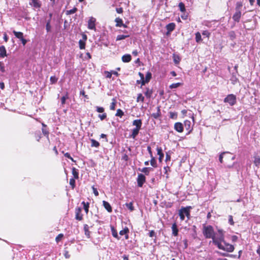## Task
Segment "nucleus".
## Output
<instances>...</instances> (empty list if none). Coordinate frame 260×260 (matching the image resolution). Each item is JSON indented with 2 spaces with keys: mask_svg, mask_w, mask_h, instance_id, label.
Wrapping results in <instances>:
<instances>
[{
  "mask_svg": "<svg viewBox=\"0 0 260 260\" xmlns=\"http://www.w3.org/2000/svg\"><path fill=\"white\" fill-rule=\"evenodd\" d=\"M218 234L216 236V234L213 238V243L216 245L218 248H222V241H223L224 239V232L223 230L218 229L217 230Z\"/></svg>",
  "mask_w": 260,
  "mask_h": 260,
  "instance_id": "nucleus-1",
  "label": "nucleus"
},
{
  "mask_svg": "<svg viewBox=\"0 0 260 260\" xmlns=\"http://www.w3.org/2000/svg\"><path fill=\"white\" fill-rule=\"evenodd\" d=\"M203 234L206 238H211L213 240V238L214 237L215 233L214 232L213 228L212 225H204L203 229Z\"/></svg>",
  "mask_w": 260,
  "mask_h": 260,
  "instance_id": "nucleus-2",
  "label": "nucleus"
},
{
  "mask_svg": "<svg viewBox=\"0 0 260 260\" xmlns=\"http://www.w3.org/2000/svg\"><path fill=\"white\" fill-rule=\"evenodd\" d=\"M191 208L190 206L186 207H182L179 211V215L181 220L183 221L185 219V216H187L188 219L190 217V209Z\"/></svg>",
  "mask_w": 260,
  "mask_h": 260,
  "instance_id": "nucleus-3",
  "label": "nucleus"
},
{
  "mask_svg": "<svg viewBox=\"0 0 260 260\" xmlns=\"http://www.w3.org/2000/svg\"><path fill=\"white\" fill-rule=\"evenodd\" d=\"M224 103H228L231 106H233L236 104V96L233 94H228L223 100Z\"/></svg>",
  "mask_w": 260,
  "mask_h": 260,
  "instance_id": "nucleus-4",
  "label": "nucleus"
},
{
  "mask_svg": "<svg viewBox=\"0 0 260 260\" xmlns=\"http://www.w3.org/2000/svg\"><path fill=\"white\" fill-rule=\"evenodd\" d=\"M138 186L142 187L144 183L146 182V177L143 174H139L137 179Z\"/></svg>",
  "mask_w": 260,
  "mask_h": 260,
  "instance_id": "nucleus-5",
  "label": "nucleus"
},
{
  "mask_svg": "<svg viewBox=\"0 0 260 260\" xmlns=\"http://www.w3.org/2000/svg\"><path fill=\"white\" fill-rule=\"evenodd\" d=\"M96 19L93 17H90L88 21V28L91 30H95Z\"/></svg>",
  "mask_w": 260,
  "mask_h": 260,
  "instance_id": "nucleus-6",
  "label": "nucleus"
},
{
  "mask_svg": "<svg viewBox=\"0 0 260 260\" xmlns=\"http://www.w3.org/2000/svg\"><path fill=\"white\" fill-rule=\"evenodd\" d=\"M174 129L178 133H182L184 129L183 124L180 122H176L174 124Z\"/></svg>",
  "mask_w": 260,
  "mask_h": 260,
  "instance_id": "nucleus-7",
  "label": "nucleus"
},
{
  "mask_svg": "<svg viewBox=\"0 0 260 260\" xmlns=\"http://www.w3.org/2000/svg\"><path fill=\"white\" fill-rule=\"evenodd\" d=\"M222 248H219L220 250H222L224 251H225L228 252H232L234 250L235 247L234 245L229 244V245H227V246L224 247L222 244Z\"/></svg>",
  "mask_w": 260,
  "mask_h": 260,
  "instance_id": "nucleus-8",
  "label": "nucleus"
},
{
  "mask_svg": "<svg viewBox=\"0 0 260 260\" xmlns=\"http://www.w3.org/2000/svg\"><path fill=\"white\" fill-rule=\"evenodd\" d=\"M184 125L186 130L188 131L187 135L189 134L192 130V128L191 127L190 121L188 120H185L184 122Z\"/></svg>",
  "mask_w": 260,
  "mask_h": 260,
  "instance_id": "nucleus-9",
  "label": "nucleus"
},
{
  "mask_svg": "<svg viewBox=\"0 0 260 260\" xmlns=\"http://www.w3.org/2000/svg\"><path fill=\"white\" fill-rule=\"evenodd\" d=\"M81 211H82L81 208H79V207L76 208V210H75V213H76L75 218H76V219L79 220V221L82 220V219H83L82 214H81Z\"/></svg>",
  "mask_w": 260,
  "mask_h": 260,
  "instance_id": "nucleus-10",
  "label": "nucleus"
},
{
  "mask_svg": "<svg viewBox=\"0 0 260 260\" xmlns=\"http://www.w3.org/2000/svg\"><path fill=\"white\" fill-rule=\"evenodd\" d=\"M241 17V12L236 11L235 14L233 16V20L236 22H239L240 21Z\"/></svg>",
  "mask_w": 260,
  "mask_h": 260,
  "instance_id": "nucleus-11",
  "label": "nucleus"
},
{
  "mask_svg": "<svg viewBox=\"0 0 260 260\" xmlns=\"http://www.w3.org/2000/svg\"><path fill=\"white\" fill-rule=\"evenodd\" d=\"M141 128L135 127L133 130L132 134L130 135L129 137L133 138V139H135L137 136L138 135L140 130Z\"/></svg>",
  "mask_w": 260,
  "mask_h": 260,
  "instance_id": "nucleus-12",
  "label": "nucleus"
},
{
  "mask_svg": "<svg viewBox=\"0 0 260 260\" xmlns=\"http://www.w3.org/2000/svg\"><path fill=\"white\" fill-rule=\"evenodd\" d=\"M115 21L116 23V26L117 27L123 26L124 28H126L127 27V26L125 24L123 23V21H122V19H121V18H120L119 17L116 18L115 19Z\"/></svg>",
  "mask_w": 260,
  "mask_h": 260,
  "instance_id": "nucleus-13",
  "label": "nucleus"
},
{
  "mask_svg": "<svg viewBox=\"0 0 260 260\" xmlns=\"http://www.w3.org/2000/svg\"><path fill=\"white\" fill-rule=\"evenodd\" d=\"M176 26V24L175 23L172 22L166 25V29L167 30L168 33H170L173 30H174Z\"/></svg>",
  "mask_w": 260,
  "mask_h": 260,
  "instance_id": "nucleus-14",
  "label": "nucleus"
},
{
  "mask_svg": "<svg viewBox=\"0 0 260 260\" xmlns=\"http://www.w3.org/2000/svg\"><path fill=\"white\" fill-rule=\"evenodd\" d=\"M172 234L174 236H177L178 235V229L177 227V225L176 222H174L172 226Z\"/></svg>",
  "mask_w": 260,
  "mask_h": 260,
  "instance_id": "nucleus-15",
  "label": "nucleus"
},
{
  "mask_svg": "<svg viewBox=\"0 0 260 260\" xmlns=\"http://www.w3.org/2000/svg\"><path fill=\"white\" fill-rule=\"evenodd\" d=\"M103 205L108 212H112V208L110 204L107 201H103Z\"/></svg>",
  "mask_w": 260,
  "mask_h": 260,
  "instance_id": "nucleus-16",
  "label": "nucleus"
},
{
  "mask_svg": "<svg viewBox=\"0 0 260 260\" xmlns=\"http://www.w3.org/2000/svg\"><path fill=\"white\" fill-rule=\"evenodd\" d=\"M30 4L35 8L39 9L41 6V3L39 0H31Z\"/></svg>",
  "mask_w": 260,
  "mask_h": 260,
  "instance_id": "nucleus-17",
  "label": "nucleus"
},
{
  "mask_svg": "<svg viewBox=\"0 0 260 260\" xmlns=\"http://www.w3.org/2000/svg\"><path fill=\"white\" fill-rule=\"evenodd\" d=\"M156 150L157 152V154L159 155V158H158L159 161L160 162H161V161L164 157V153L162 152V149L161 147H157L156 148Z\"/></svg>",
  "mask_w": 260,
  "mask_h": 260,
  "instance_id": "nucleus-18",
  "label": "nucleus"
},
{
  "mask_svg": "<svg viewBox=\"0 0 260 260\" xmlns=\"http://www.w3.org/2000/svg\"><path fill=\"white\" fill-rule=\"evenodd\" d=\"M133 125L136 126L135 127L141 128L142 125V120L140 119L134 120L133 121Z\"/></svg>",
  "mask_w": 260,
  "mask_h": 260,
  "instance_id": "nucleus-19",
  "label": "nucleus"
},
{
  "mask_svg": "<svg viewBox=\"0 0 260 260\" xmlns=\"http://www.w3.org/2000/svg\"><path fill=\"white\" fill-rule=\"evenodd\" d=\"M121 59L123 62H129L132 59V56L129 54H126L122 56Z\"/></svg>",
  "mask_w": 260,
  "mask_h": 260,
  "instance_id": "nucleus-20",
  "label": "nucleus"
},
{
  "mask_svg": "<svg viewBox=\"0 0 260 260\" xmlns=\"http://www.w3.org/2000/svg\"><path fill=\"white\" fill-rule=\"evenodd\" d=\"M13 34L14 35L16 38L19 39L20 41L22 39L24 38L23 34L20 31H17L15 30L13 31Z\"/></svg>",
  "mask_w": 260,
  "mask_h": 260,
  "instance_id": "nucleus-21",
  "label": "nucleus"
},
{
  "mask_svg": "<svg viewBox=\"0 0 260 260\" xmlns=\"http://www.w3.org/2000/svg\"><path fill=\"white\" fill-rule=\"evenodd\" d=\"M160 115H161L160 107L158 106V107H157V112L152 113L151 114V116L152 117H153L154 119H156L158 118L159 117H160Z\"/></svg>",
  "mask_w": 260,
  "mask_h": 260,
  "instance_id": "nucleus-22",
  "label": "nucleus"
},
{
  "mask_svg": "<svg viewBox=\"0 0 260 260\" xmlns=\"http://www.w3.org/2000/svg\"><path fill=\"white\" fill-rule=\"evenodd\" d=\"M129 232V229L127 227H125L124 229L121 230L119 232V234L121 236L125 235V239H127L128 238V236L127 233Z\"/></svg>",
  "mask_w": 260,
  "mask_h": 260,
  "instance_id": "nucleus-23",
  "label": "nucleus"
},
{
  "mask_svg": "<svg viewBox=\"0 0 260 260\" xmlns=\"http://www.w3.org/2000/svg\"><path fill=\"white\" fill-rule=\"evenodd\" d=\"M7 56V51L4 46H0V57L4 58Z\"/></svg>",
  "mask_w": 260,
  "mask_h": 260,
  "instance_id": "nucleus-24",
  "label": "nucleus"
},
{
  "mask_svg": "<svg viewBox=\"0 0 260 260\" xmlns=\"http://www.w3.org/2000/svg\"><path fill=\"white\" fill-rule=\"evenodd\" d=\"M173 59L174 62L176 64H179L181 61V58L179 56V55L178 54H176L175 53H174L173 54Z\"/></svg>",
  "mask_w": 260,
  "mask_h": 260,
  "instance_id": "nucleus-25",
  "label": "nucleus"
},
{
  "mask_svg": "<svg viewBox=\"0 0 260 260\" xmlns=\"http://www.w3.org/2000/svg\"><path fill=\"white\" fill-rule=\"evenodd\" d=\"M237 73H233L232 74V77L230 79L231 83L234 85L235 84L238 80L236 76Z\"/></svg>",
  "mask_w": 260,
  "mask_h": 260,
  "instance_id": "nucleus-26",
  "label": "nucleus"
},
{
  "mask_svg": "<svg viewBox=\"0 0 260 260\" xmlns=\"http://www.w3.org/2000/svg\"><path fill=\"white\" fill-rule=\"evenodd\" d=\"M89 227L87 224L84 225V231L85 232V235L86 236L87 238L90 237V232L89 231Z\"/></svg>",
  "mask_w": 260,
  "mask_h": 260,
  "instance_id": "nucleus-27",
  "label": "nucleus"
},
{
  "mask_svg": "<svg viewBox=\"0 0 260 260\" xmlns=\"http://www.w3.org/2000/svg\"><path fill=\"white\" fill-rule=\"evenodd\" d=\"M146 91L144 92V94L147 98L149 99L152 95L153 92L152 90L150 89L149 88H146Z\"/></svg>",
  "mask_w": 260,
  "mask_h": 260,
  "instance_id": "nucleus-28",
  "label": "nucleus"
},
{
  "mask_svg": "<svg viewBox=\"0 0 260 260\" xmlns=\"http://www.w3.org/2000/svg\"><path fill=\"white\" fill-rule=\"evenodd\" d=\"M72 174L75 179H78L79 178V173L78 170L76 169L75 168H73L72 169Z\"/></svg>",
  "mask_w": 260,
  "mask_h": 260,
  "instance_id": "nucleus-29",
  "label": "nucleus"
},
{
  "mask_svg": "<svg viewBox=\"0 0 260 260\" xmlns=\"http://www.w3.org/2000/svg\"><path fill=\"white\" fill-rule=\"evenodd\" d=\"M91 141V146L92 147H96L98 148L100 146V143L97 141L95 140L94 139H90Z\"/></svg>",
  "mask_w": 260,
  "mask_h": 260,
  "instance_id": "nucleus-30",
  "label": "nucleus"
},
{
  "mask_svg": "<svg viewBox=\"0 0 260 260\" xmlns=\"http://www.w3.org/2000/svg\"><path fill=\"white\" fill-rule=\"evenodd\" d=\"M151 78H152L151 73L150 72H147L146 74L145 78V80L147 82V83L149 82V81H150Z\"/></svg>",
  "mask_w": 260,
  "mask_h": 260,
  "instance_id": "nucleus-31",
  "label": "nucleus"
},
{
  "mask_svg": "<svg viewBox=\"0 0 260 260\" xmlns=\"http://www.w3.org/2000/svg\"><path fill=\"white\" fill-rule=\"evenodd\" d=\"M195 35H196V38H195L196 41L197 43L201 42L202 41V37H201V35L200 32H197L195 34Z\"/></svg>",
  "mask_w": 260,
  "mask_h": 260,
  "instance_id": "nucleus-32",
  "label": "nucleus"
},
{
  "mask_svg": "<svg viewBox=\"0 0 260 260\" xmlns=\"http://www.w3.org/2000/svg\"><path fill=\"white\" fill-rule=\"evenodd\" d=\"M82 204L83 205V208L86 213H88L89 207V203H85L84 201L82 202Z\"/></svg>",
  "mask_w": 260,
  "mask_h": 260,
  "instance_id": "nucleus-33",
  "label": "nucleus"
},
{
  "mask_svg": "<svg viewBox=\"0 0 260 260\" xmlns=\"http://www.w3.org/2000/svg\"><path fill=\"white\" fill-rule=\"evenodd\" d=\"M129 37V35H119L117 36L116 40L119 41V40H124Z\"/></svg>",
  "mask_w": 260,
  "mask_h": 260,
  "instance_id": "nucleus-34",
  "label": "nucleus"
},
{
  "mask_svg": "<svg viewBox=\"0 0 260 260\" xmlns=\"http://www.w3.org/2000/svg\"><path fill=\"white\" fill-rule=\"evenodd\" d=\"M111 232H112V236L114 237H115V238H117L118 239H119V238L118 237L117 232L116 230L115 229V228L113 226L111 227Z\"/></svg>",
  "mask_w": 260,
  "mask_h": 260,
  "instance_id": "nucleus-35",
  "label": "nucleus"
},
{
  "mask_svg": "<svg viewBox=\"0 0 260 260\" xmlns=\"http://www.w3.org/2000/svg\"><path fill=\"white\" fill-rule=\"evenodd\" d=\"M243 4L241 2H238L236 5L235 10L238 11H241V9L242 7Z\"/></svg>",
  "mask_w": 260,
  "mask_h": 260,
  "instance_id": "nucleus-36",
  "label": "nucleus"
},
{
  "mask_svg": "<svg viewBox=\"0 0 260 260\" xmlns=\"http://www.w3.org/2000/svg\"><path fill=\"white\" fill-rule=\"evenodd\" d=\"M151 157V160H150V165L154 168L157 167V164L156 161L155 159V158L152 156Z\"/></svg>",
  "mask_w": 260,
  "mask_h": 260,
  "instance_id": "nucleus-37",
  "label": "nucleus"
},
{
  "mask_svg": "<svg viewBox=\"0 0 260 260\" xmlns=\"http://www.w3.org/2000/svg\"><path fill=\"white\" fill-rule=\"evenodd\" d=\"M69 98L68 92H67L66 94L61 98V103L63 105L66 103V101Z\"/></svg>",
  "mask_w": 260,
  "mask_h": 260,
  "instance_id": "nucleus-38",
  "label": "nucleus"
},
{
  "mask_svg": "<svg viewBox=\"0 0 260 260\" xmlns=\"http://www.w3.org/2000/svg\"><path fill=\"white\" fill-rule=\"evenodd\" d=\"M144 97L143 96L142 93L138 94L137 98V102H141L143 103L144 102Z\"/></svg>",
  "mask_w": 260,
  "mask_h": 260,
  "instance_id": "nucleus-39",
  "label": "nucleus"
},
{
  "mask_svg": "<svg viewBox=\"0 0 260 260\" xmlns=\"http://www.w3.org/2000/svg\"><path fill=\"white\" fill-rule=\"evenodd\" d=\"M254 164L257 167L260 165V157L259 156H255L254 157Z\"/></svg>",
  "mask_w": 260,
  "mask_h": 260,
  "instance_id": "nucleus-40",
  "label": "nucleus"
},
{
  "mask_svg": "<svg viewBox=\"0 0 260 260\" xmlns=\"http://www.w3.org/2000/svg\"><path fill=\"white\" fill-rule=\"evenodd\" d=\"M79 48L80 49H85V41L80 40L79 41Z\"/></svg>",
  "mask_w": 260,
  "mask_h": 260,
  "instance_id": "nucleus-41",
  "label": "nucleus"
},
{
  "mask_svg": "<svg viewBox=\"0 0 260 260\" xmlns=\"http://www.w3.org/2000/svg\"><path fill=\"white\" fill-rule=\"evenodd\" d=\"M126 207L131 211H133L134 210V207L133 206V204L132 202H130L128 203L125 204Z\"/></svg>",
  "mask_w": 260,
  "mask_h": 260,
  "instance_id": "nucleus-42",
  "label": "nucleus"
},
{
  "mask_svg": "<svg viewBox=\"0 0 260 260\" xmlns=\"http://www.w3.org/2000/svg\"><path fill=\"white\" fill-rule=\"evenodd\" d=\"M229 36L231 40H234L236 38V35L234 31H231L229 32Z\"/></svg>",
  "mask_w": 260,
  "mask_h": 260,
  "instance_id": "nucleus-43",
  "label": "nucleus"
},
{
  "mask_svg": "<svg viewBox=\"0 0 260 260\" xmlns=\"http://www.w3.org/2000/svg\"><path fill=\"white\" fill-rule=\"evenodd\" d=\"M77 11V8H74L72 9L67 11L66 14L67 15L73 14L75 13V12H76Z\"/></svg>",
  "mask_w": 260,
  "mask_h": 260,
  "instance_id": "nucleus-44",
  "label": "nucleus"
},
{
  "mask_svg": "<svg viewBox=\"0 0 260 260\" xmlns=\"http://www.w3.org/2000/svg\"><path fill=\"white\" fill-rule=\"evenodd\" d=\"M123 115H124V112H123V111L122 110H121L120 109H118L117 110V112L115 114V116L121 117Z\"/></svg>",
  "mask_w": 260,
  "mask_h": 260,
  "instance_id": "nucleus-45",
  "label": "nucleus"
},
{
  "mask_svg": "<svg viewBox=\"0 0 260 260\" xmlns=\"http://www.w3.org/2000/svg\"><path fill=\"white\" fill-rule=\"evenodd\" d=\"M70 184L71 186L72 189H74L75 187L76 181L75 178L70 179Z\"/></svg>",
  "mask_w": 260,
  "mask_h": 260,
  "instance_id": "nucleus-46",
  "label": "nucleus"
},
{
  "mask_svg": "<svg viewBox=\"0 0 260 260\" xmlns=\"http://www.w3.org/2000/svg\"><path fill=\"white\" fill-rule=\"evenodd\" d=\"M136 83L138 84H141L140 88H142V86L145 85L147 83L145 80L142 79L137 80Z\"/></svg>",
  "mask_w": 260,
  "mask_h": 260,
  "instance_id": "nucleus-47",
  "label": "nucleus"
},
{
  "mask_svg": "<svg viewBox=\"0 0 260 260\" xmlns=\"http://www.w3.org/2000/svg\"><path fill=\"white\" fill-rule=\"evenodd\" d=\"M181 85V83H173L170 85V88L171 89L176 88L179 87Z\"/></svg>",
  "mask_w": 260,
  "mask_h": 260,
  "instance_id": "nucleus-48",
  "label": "nucleus"
},
{
  "mask_svg": "<svg viewBox=\"0 0 260 260\" xmlns=\"http://www.w3.org/2000/svg\"><path fill=\"white\" fill-rule=\"evenodd\" d=\"M57 78H56L55 76H51L50 78V83L52 84H55L57 81Z\"/></svg>",
  "mask_w": 260,
  "mask_h": 260,
  "instance_id": "nucleus-49",
  "label": "nucleus"
},
{
  "mask_svg": "<svg viewBox=\"0 0 260 260\" xmlns=\"http://www.w3.org/2000/svg\"><path fill=\"white\" fill-rule=\"evenodd\" d=\"M179 7L181 12H184L185 11V8L184 4L181 2L179 4Z\"/></svg>",
  "mask_w": 260,
  "mask_h": 260,
  "instance_id": "nucleus-50",
  "label": "nucleus"
},
{
  "mask_svg": "<svg viewBox=\"0 0 260 260\" xmlns=\"http://www.w3.org/2000/svg\"><path fill=\"white\" fill-rule=\"evenodd\" d=\"M226 153H230V152H228V151H226V152H222L219 156V160L220 161V163H222L223 162V155L224 154H226Z\"/></svg>",
  "mask_w": 260,
  "mask_h": 260,
  "instance_id": "nucleus-51",
  "label": "nucleus"
},
{
  "mask_svg": "<svg viewBox=\"0 0 260 260\" xmlns=\"http://www.w3.org/2000/svg\"><path fill=\"white\" fill-rule=\"evenodd\" d=\"M42 133L44 134V135L46 136L48 138L49 132L47 129V128L42 127Z\"/></svg>",
  "mask_w": 260,
  "mask_h": 260,
  "instance_id": "nucleus-52",
  "label": "nucleus"
},
{
  "mask_svg": "<svg viewBox=\"0 0 260 260\" xmlns=\"http://www.w3.org/2000/svg\"><path fill=\"white\" fill-rule=\"evenodd\" d=\"M139 170L141 171L142 172L144 173L145 175H149V171H148V169H147V167L143 168L142 169H139Z\"/></svg>",
  "mask_w": 260,
  "mask_h": 260,
  "instance_id": "nucleus-53",
  "label": "nucleus"
},
{
  "mask_svg": "<svg viewBox=\"0 0 260 260\" xmlns=\"http://www.w3.org/2000/svg\"><path fill=\"white\" fill-rule=\"evenodd\" d=\"M95 108L96 111L99 113H103L105 111L104 108L102 107L96 106Z\"/></svg>",
  "mask_w": 260,
  "mask_h": 260,
  "instance_id": "nucleus-54",
  "label": "nucleus"
},
{
  "mask_svg": "<svg viewBox=\"0 0 260 260\" xmlns=\"http://www.w3.org/2000/svg\"><path fill=\"white\" fill-rule=\"evenodd\" d=\"M63 237V235L62 234H59L55 238V241L56 242H58L60 241L62 237Z\"/></svg>",
  "mask_w": 260,
  "mask_h": 260,
  "instance_id": "nucleus-55",
  "label": "nucleus"
},
{
  "mask_svg": "<svg viewBox=\"0 0 260 260\" xmlns=\"http://www.w3.org/2000/svg\"><path fill=\"white\" fill-rule=\"evenodd\" d=\"M51 24H49L48 23H46V29L47 32H49L51 31Z\"/></svg>",
  "mask_w": 260,
  "mask_h": 260,
  "instance_id": "nucleus-56",
  "label": "nucleus"
},
{
  "mask_svg": "<svg viewBox=\"0 0 260 260\" xmlns=\"http://www.w3.org/2000/svg\"><path fill=\"white\" fill-rule=\"evenodd\" d=\"M98 116L101 120H103L107 117V114L106 113H104L102 115L99 114Z\"/></svg>",
  "mask_w": 260,
  "mask_h": 260,
  "instance_id": "nucleus-57",
  "label": "nucleus"
},
{
  "mask_svg": "<svg viewBox=\"0 0 260 260\" xmlns=\"http://www.w3.org/2000/svg\"><path fill=\"white\" fill-rule=\"evenodd\" d=\"M229 223L232 225L234 224V221H233V216L232 215L229 216Z\"/></svg>",
  "mask_w": 260,
  "mask_h": 260,
  "instance_id": "nucleus-58",
  "label": "nucleus"
},
{
  "mask_svg": "<svg viewBox=\"0 0 260 260\" xmlns=\"http://www.w3.org/2000/svg\"><path fill=\"white\" fill-rule=\"evenodd\" d=\"M113 102L111 104V105H110V109L112 110H114L115 109V100L113 99Z\"/></svg>",
  "mask_w": 260,
  "mask_h": 260,
  "instance_id": "nucleus-59",
  "label": "nucleus"
},
{
  "mask_svg": "<svg viewBox=\"0 0 260 260\" xmlns=\"http://www.w3.org/2000/svg\"><path fill=\"white\" fill-rule=\"evenodd\" d=\"M0 71L3 73H4L5 72V68L4 66V64L1 62H0Z\"/></svg>",
  "mask_w": 260,
  "mask_h": 260,
  "instance_id": "nucleus-60",
  "label": "nucleus"
},
{
  "mask_svg": "<svg viewBox=\"0 0 260 260\" xmlns=\"http://www.w3.org/2000/svg\"><path fill=\"white\" fill-rule=\"evenodd\" d=\"M93 192L95 196H99V192L96 188H95L93 186L92 187Z\"/></svg>",
  "mask_w": 260,
  "mask_h": 260,
  "instance_id": "nucleus-61",
  "label": "nucleus"
},
{
  "mask_svg": "<svg viewBox=\"0 0 260 260\" xmlns=\"http://www.w3.org/2000/svg\"><path fill=\"white\" fill-rule=\"evenodd\" d=\"M231 240L233 242H236L238 240V237L236 235H233L231 237Z\"/></svg>",
  "mask_w": 260,
  "mask_h": 260,
  "instance_id": "nucleus-62",
  "label": "nucleus"
},
{
  "mask_svg": "<svg viewBox=\"0 0 260 260\" xmlns=\"http://www.w3.org/2000/svg\"><path fill=\"white\" fill-rule=\"evenodd\" d=\"M202 35L204 36H206L207 37H209L210 33L208 32L207 30H204L202 32Z\"/></svg>",
  "mask_w": 260,
  "mask_h": 260,
  "instance_id": "nucleus-63",
  "label": "nucleus"
},
{
  "mask_svg": "<svg viewBox=\"0 0 260 260\" xmlns=\"http://www.w3.org/2000/svg\"><path fill=\"white\" fill-rule=\"evenodd\" d=\"M155 232L153 230L152 231H150L149 233V236L150 237H153L155 236Z\"/></svg>",
  "mask_w": 260,
  "mask_h": 260,
  "instance_id": "nucleus-64",
  "label": "nucleus"
}]
</instances>
